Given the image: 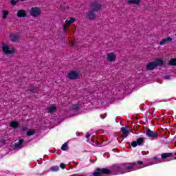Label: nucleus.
Instances as JSON below:
<instances>
[{
	"mask_svg": "<svg viewBox=\"0 0 176 176\" xmlns=\"http://www.w3.org/2000/svg\"><path fill=\"white\" fill-rule=\"evenodd\" d=\"M164 65V61L162 58H157L155 61L148 63L146 68L147 71H153L156 69V67H163Z\"/></svg>",
	"mask_w": 176,
	"mask_h": 176,
	"instance_id": "2",
	"label": "nucleus"
},
{
	"mask_svg": "<svg viewBox=\"0 0 176 176\" xmlns=\"http://www.w3.org/2000/svg\"><path fill=\"white\" fill-rule=\"evenodd\" d=\"M75 18L71 17L69 20L67 19L65 21V25L63 26L64 32H67V28H69V27H71V24H72V23H75Z\"/></svg>",
	"mask_w": 176,
	"mask_h": 176,
	"instance_id": "10",
	"label": "nucleus"
},
{
	"mask_svg": "<svg viewBox=\"0 0 176 176\" xmlns=\"http://www.w3.org/2000/svg\"><path fill=\"white\" fill-rule=\"evenodd\" d=\"M145 141V138H139L138 139H137L136 140V143L138 144V145H142V144H144V142Z\"/></svg>",
	"mask_w": 176,
	"mask_h": 176,
	"instance_id": "21",
	"label": "nucleus"
},
{
	"mask_svg": "<svg viewBox=\"0 0 176 176\" xmlns=\"http://www.w3.org/2000/svg\"><path fill=\"white\" fill-rule=\"evenodd\" d=\"M73 109L74 111L79 109V104H73Z\"/></svg>",
	"mask_w": 176,
	"mask_h": 176,
	"instance_id": "32",
	"label": "nucleus"
},
{
	"mask_svg": "<svg viewBox=\"0 0 176 176\" xmlns=\"http://www.w3.org/2000/svg\"><path fill=\"white\" fill-rule=\"evenodd\" d=\"M169 65H171L172 67H175L176 66V59L171 58L169 61Z\"/></svg>",
	"mask_w": 176,
	"mask_h": 176,
	"instance_id": "24",
	"label": "nucleus"
},
{
	"mask_svg": "<svg viewBox=\"0 0 176 176\" xmlns=\"http://www.w3.org/2000/svg\"><path fill=\"white\" fill-rule=\"evenodd\" d=\"M20 124H19V122L16 121H12L10 123V127H12V129H19V126Z\"/></svg>",
	"mask_w": 176,
	"mask_h": 176,
	"instance_id": "16",
	"label": "nucleus"
},
{
	"mask_svg": "<svg viewBox=\"0 0 176 176\" xmlns=\"http://www.w3.org/2000/svg\"><path fill=\"white\" fill-rule=\"evenodd\" d=\"M146 135L148 138H153L154 140H157V138H159V133L151 130L149 128L146 129Z\"/></svg>",
	"mask_w": 176,
	"mask_h": 176,
	"instance_id": "5",
	"label": "nucleus"
},
{
	"mask_svg": "<svg viewBox=\"0 0 176 176\" xmlns=\"http://www.w3.org/2000/svg\"><path fill=\"white\" fill-rule=\"evenodd\" d=\"M62 151H68V143H64L61 146Z\"/></svg>",
	"mask_w": 176,
	"mask_h": 176,
	"instance_id": "25",
	"label": "nucleus"
},
{
	"mask_svg": "<svg viewBox=\"0 0 176 176\" xmlns=\"http://www.w3.org/2000/svg\"><path fill=\"white\" fill-rule=\"evenodd\" d=\"M168 78H169L168 76H165V79H168Z\"/></svg>",
	"mask_w": 176,
	"mask_h": 176,
	"instance_id": "36",
	"label": "nucleus"
},
{
	"mask_svg": "<svg viewBox=\"0 0 176 176\" xmlns=\"http://www.w3.org/2000/svg\"><path fill=\"white\" fill-rule=\"evenodd\" d=\"M60 170V167L58 166H54L51 167V171H58Z\"/></svg>",
	"mask_w": 176,
	"mask_h": 176,
	"instance_id": "29",
	"label": "nucleus"
},
{
	"mask_svg": "<svg viewBox=\"0 0 176 176\" xmlns=\"http://www.w3.org/2000/svg\"><path fill=\"white\" fill-rule=\"evenodd\" d=\"M20 0H11L10 1V4L12 5V6H14L16 3H18Z\"/></svg>",
	"mask_w": 176,
	"mask_h": 176,
	"instance_id": "30",
	"label": "nucleus"
},
{
	"mask_svg": "<svg viewBox=\"0 0 176 176\" xmlns=\"http://www.w3.org/2000/svg\"><path fill=\"white\" fill-rule=\"evenodd\" d=\"M151 164H158V163H161L160 161H159V158L157 156H155L153 158L151 159Z\"/></svg>",
	"mask_w": 176,
	"mask_h": 176,
	"instance_id": "17",
	"label": "nucleus"
},
{
	"mask_svg": "<svg viewBox=\"0 0 176 176\" xmlns=\"http://www.w3.org/2000/svg\"><path fill=\"white\" fill-rule=\"evenodd\" d=\"M35 134V129H30L27 131V135L28 137H31V135H34Z\"/></svg>",
	"mask_w": 176,
	"mask_h": 176,
	"instance_id": "23",
	"label": "nucleus"
},
{
	"mask_svg": "<svg viewBox=\"0 0 176 176\" xmlns=\"http://www.w3.org/2000/svg\"><path fill=\"white\" fill-rule=\"evenodd\" d=\"M16 16L20 19L27 17V12L25 11V10H19L16 12Z\"/></svg>",
	"mask_w": 176,
	"mask_h": 176,
	"instance_id": "12",
	"label": "nucleus"
},
{
	"mask_svg": "<svg viewBox=\"0 0 176 176\" xmlns=\"http://www.w3.org/2000/svg\"><path fill=\"white\" fill-rule=\"evenodd\" d=\"M97 17L96 15V11H94L93 10H90L87 13V19H89L91 21L94 20Z\"/></svg>",
	"mask_w": 176,
	"mask_h": 176,
	"instance_id": "11",
	"label": "nucleus"
},
{
	"mask_svg": "<svg viewBox=\"0 0 176 176\" xmlns=\"http://www.w3.org/2000/svg\"><path fill=\"white\" fill-rule=\"evenodd\" d=\"M21 1H26V0H21Z\"/></svg>",
	"mask_w": 176,
	"mask_h": 176,
	"instance_id": "38",
	"label": "nucleus"
},
{
	"mask_svg": "<svg viewBox=\"0 0 176 176\" xmlns=\"http://www.w3.org/2000/svg\"><path fill=\"white\" fill-rule=\"evenodd\" d=\"M173 156V153H164L161 155L162 159H167Z\"/></svg>",
	"mask_w": 176,
	"mask_h": 176,
	"instance_id": "18",
	"label": "nucleus"
},
{
	"mask_svg": "<svg viewBox=\"0 0 176 176\" xmlns=\"http://www.w3.org/2000/svg\"><path fill=\"white\" fill-rule=\"evenodd\" d=\"M2 49L4 54H13V53L16 52V50H14V48H13L12 50H9V46L5 43H3Z\"/></svg>",
	"mask_w": 176,
	"mask_h": 176,
	"instance_id": "8",
	"label": "nucleus"
},
{
	"mask_svg": "<svg viewBox=\"0 0 176 176\" xmlns=\"http://www.w3.org/2000/svg\"><path fill=\"white\" fill-rule=\"evenodd\" d=\"M67 78L70 80H76V79L79 78V73L76 71H72L68 74Z\"/></svg>",
	"mask_w": 176,
	"mask_h": 176,
	"instance_id": "9",
	"label": "nucleus"
},
{
	"mask_svg": "<svg viewBox=\"0 0 176 176\" xmlns=\"http://www.w3.org/2000/svg\"><path fill=\"white\" fill-rule=\"evenodd\" d=\"M9 38L11 42L16 43V42H19L21 39V36L17 33H11Z\"/></svg>",
	"mask_w": 176,
	"mask_h": 176,
	"instance_id": "7",
	"label": "nucleus"
},
{
	"mask_svg": "<svg viewBox=\"0 0 176 176\" xmlns=\"http://www.w3.org/2000/svg\"><path fill=\"white\" fill-rule=\"evenodd\" d=\"M27 130H28V126L27 125L22 126V127L21 129V133H25V131H27Z\"/></svg>",
	"mask_w": 176,
	"mask_h": 176,
	"instance_id": "27",
	"label": "nucleus"
},
{
	"mask_svg": "<svg viewBox=\"0 0 176 176\" xmlns=\"http://www.w3.org/2000/svg\"><path fill=\"white\" fill-rule=\"evenodd\" d=\"M109 174H111V170L105 168H97L92 175L94 176H101L103 175H109Z\"/></svg>",
	"mask_w": 176,
	"mask_h": 176,
	"instance_id": "3",
	"label": "nucleus"
},
{
	"mask_svg": "<svg viewBox=\"0 0 176 176\" xmlns=\"http://www.w3.org/2000/svg\"><path fill=\"white\" fill-rule=\"evenodd\" d=\"M131 146H133V148H135L137 146V145H138V144L137 143V141H133L131 143Z\"/></svg>",
	"mask_w": 176,
	"mask_h": 176,
	"instance_id": "31",
	"label": "nucleus"
},
{
	"mask_svg": "<svg viewBox=\"0 0 176 176\" xmlns=\"http://www.w3.org/2000/svg\"><path fill=\"white\" fill-rule=\"evenodd\" d=\"M120 131L122 133L123 138H127V137L129 136V134H130V131H129V129H127V128L126 127H122L120 129Z\"/></svg>",
	"mask_w": 176,
	"mask_h": 176,
	"instance_id": "13",
	"label": "nucleus"
},
{
	"mask_svg": "<svg viewBox=\"0 0 176 176\" xmlns=\"http://www.w3.org/2000/svg\"><path fill=\"white\" fill-rule=\"evenodd\" d=\"M140 0H128L129 5H140Z\"/></svg>",
	"mask_w": 176,
	"mask_h": 176,
	"instance_id": "20",
	"label": "nucleus"
},
{
	"mask_svg": "<svg viewBox=\"0 0 176 176\" xmlns=\"http://www.w3.org/2000/svg\"><path fill=\"white\" fill-rule=\"evenodd\" d=\"M42 14V11L39 7H32L30 10V15L32 17H39Z\"/></svg>",
	"mask_w": 176,
	"mask_h": 176,
	"instance_id": "4",
	"label": "nucleus"
},
{
	"mask_svg": "<svg viewBox=\"0 0 176 176\" xmlns=\"http://www.w3.org/2000/svg\"><path fill=\"white\" fill-rule=\"evenodd\" d=\"M60 168H62V170L65 169V164L61 163V164H60Z\"/></svg>",
	"mask_w": 176,
	"mask_h": 176,
	"instance_id": "33",
	"label": "nucleus"
},
{
	"mask_svg": "<svg viewBox=\"0 0 176 176\" xmlns=\"http://www.w3.org/2000/svg\"><path fill=\"white\" fill-rule=\"evenodd\" d=\"M70 176H84V175H79L78 174H74V175H71Z\"/></svg>",
	"mask_w": 176,
	"mask_h": 176,
	"instance_id": "35",
	"label": "nucleus"
},
{
	"mask_svg": "<svg viewBox=\"0 0 176 176\" xmlns=\"http://www.w3.org/2000/svg\"><path fill=\"white\" fill-rule=\"evenodd\" d=\"M107 60L110 62L115 61L116 60V54L113 52L107 54Z\"/></svg>",
	"mask_w": 176,
	"mask_h": 176,
	"instance_id": "14",
	"label": "nucleus"
},
{
	"mask_svg": "<svg viewBox=\"0 0 176 176\" xmlns=\"http://www.w3.org/2000/svg\"><path fill=\"white\" fill-rule=\"evenodd\" d=\"M86 138H87V140L90 138V133H87Z\"/></svg>",
	"mask_w": 176,
	"mask_h": 176,
	"instance_id": "34",
	"label": "nucleus"
},
{
	"mask_svg": "<svg viewBox=\"0 0 176 176\" xmlns=\"http://www.w3.org/2000/svg\"><path fill=\"white\" fill-rule=\"evenodd\" d=\"M28 91H30V93H36L37 89L35 87H30L28 88Z\"/></svg>",
	"mask_w": 176,
	"mask_h": 176,
	"instance_id": "28",
	"label": "nucleus"
},
{
	"mask_svg": "<svg viewBox=\"0 0 176 176\" xmlns=\"http://www.w3.org/2000/svg\"><path fill=\"white\" fill-rule=\"evenodd\" d=\"M175 160H176V152L175 153Z\"/></svg>",
	"mask_w": 176,
	"mask_h": 176,
	"instance_id": "37",
	"label": "nucleus"
},
{
	"mask_svg": "<svg viewBox=\"0 0 176 176\" xmlns=\"http://www.w3.org/2000/svg\"><path fill=\"white\" fill-rule=\"evenodd\" d=\"M9 14V12L8 10L3 11V19L5 20V19L8 18V15Z\"/></svg>",
	"mask_w": 176,
	"mask_h": 176,
	"instance_id": "26",
	"label": "nucleus"
},
{
	"mask_svg": "<svg viewBox=\"0 0 176 176\" xmlns=\"http://www.w3.org/2000/svg\"><path fill=\"white\" fill-rule=\"evenodd\" d=\"M173 41V38L171 37H168L166 38H163L160 41V46H163V45H166L168 42H171Z\"/></svg>",
	"mask_w": 176,
	"mask_h": 176,
	"instance_id": "15",
	"label": "nucleus"
},
{
	"mask_svg": "<svg viewBox=\"0 0 176 176\" xmlns=\"http://www.w3.org/2000/svg\"><path fill=\"white\" fill-rule=\"evenodd\" d=\"M139 164L140 166H142L144 164V162L138 161L136 162H131V163H122L120 165H114L113 170L115 171H118L122 174H124V173H130V171H133V168Z\"/></svg>",
	"mask_w": 176,
	"mask_h": 176,
	"instance_id": "1",
	"label": "nucleus"
},
{
	"mask_svg": "<svg viewBox=\"0 0 176 176\" xmlns=\"http://www.w3.org/2000/svg\"><path fill=\"white\" fill-rule=\"evenodd\" d=\"M56 109L57 107L56 106H51L48 108L47 112L48 113H53V112H54V111H56Z\"/></svg>",
	"mask_w": 176,
	"mask_h": 176,
	"instance_id": "22",
	"label": "nucleus"
},
{
	"mask_svg": "<svg viewBox=\"0 0 176 176\" xmlns=\"http://www.w3.org/2000/svg\"><path fill=\"white\" fill-rule=\"evenodd\" d=\"M102 8V4L100 3L98 1H96L91 3V10L96 12H99Z\"/></svg>",
	"mask_w": 176,
	"mask_h": 176,
	"instance_id": "6",
	"label": "nucleus"
},
{
	"mask_svg": "<svg viewBox=\"0 0 176 176\" xmlns=\"http://www.w3.org/2000/svg\"><path fill=\"white\" fill-rule=\"evenodd\" d=\"M24 144V140L20 139L18 142V143L14 144L15 149H17V148H21V145Z\"/></svg>",
	"mask_w": 176,
	"mask_h": 176,
	"instance_id": "19",
	"label": "nucleus"
}]
</instances>
